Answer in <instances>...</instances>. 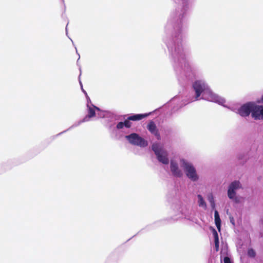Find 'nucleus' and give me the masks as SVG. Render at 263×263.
<instances>
[{"label":"nucleus","instance_id":"18","mask_svg":"<svg viewBox=\"0 0 263 263\" xmlns=\"http://www.w3.org/2000/svg\"><path fill=\"white\" fill-rule=\"evenodd\" d=\"M124 126H124L123 122H120L117 125V128L118 129H121V128H123Z\"/></svg>","mask_w":263,"mask_h":263},{"label":"nucleus","instance_id":"20","mask_svg":"<svg viewBox=\"0 0 263 263\" xmlns=\"http://www.w3.org/2000/svg\"><path fill=\"white\" fill-rule=\"evenodd\" d=\"M215 250L216 251L219 250V241H214Z\"/></svg>","mask_w":263,"mask_h":263},{"label":"nucleus","instance_id":"15","mask_svg":"<svg viewBox=\"0 0 263 263\" xmlns=\"http://www.w3.org/2000/svg\"><path fill=\"white\" fill-rule=\"evenodd\" d=\"M248 255L251 257H254L256 255V253L253 249H250L248 251Z\"/></svg>","mask_w":263,"mask_h":263},{"label":"nucleus","instance_id":"11","mask_svg":"<svg viewBox=\"0 0 263 263\" xmlns=\"http://www.w3.org/2000/svg\"><path fill=\"white\" fill-rule=\"evenodd\" d=\"M215 223L219 231H220L221 219L219 213L217 210L214 212Z\"/></svg>","mask_w":263,"mask_h":263},{"label":"nucleus","instance_id":"24","mask_svg":"<svg viewBox=\"0 0 263 263\" xmlns=\"http://www.w3.org/2000/svg\"><path fill=\"white\" fill-rule=\"evenodd\" d=\"M95 108H96V109H97L98 110H99V108H98V107H95Z\"/></svg>","mask_w":263,"mask_h":263},{"label":"nucleus","instance_id":"23","mask_svg":"<svg viewBox=\"0 0 263 263\" xmlns=\"http://www.w3.org/2000/svg\"><path fill=\"white\" fill-rule=\"evenodd\" d=\"M261 101H262V102H263V96L261 98Z\"/></svg>","mask_w":263,"mask_h":263},{"label":"nucleus","instance_id":"19","mask_svg":"<svg viewBox=\"0 0 263 263\" xmlns=\"http://www.w3.org/2000/svg\"><path fill=\"white\" fill-rule=\"evenodd\" d=\"M223 262L224 263H232L230 258L228 256L224 257Z\"/></svg>","mask_w":263,"mask_h":263},{"label":"nucleus","instance_id":"8","mask_svg":"<svg viewBox=\"0 0 263 263\" xmlns=\"http://www.w3.org/2000/svg\"><path fill=\"white\" fill-rule=\"evenodd\" d=\"M147 128L152 134H154L157 137L158 140L160 139V135L154 121H151L149 122L147 126Z\"/></svg>","mask_w":263,"mask_h":263},{"label":"nucleus","instance_id":"9","mask_svg":"<svg viewBox=\"0 0 263 263\" xmlns=\"http://www.w3.org/2000/svg\"><path fill=\"white\" fill-rule=\"evenodd\" d=\"M171 170L173 175L176 177H180L182 175L181 171L179 169L176 162L171 161Z\"/></svg>","mask_w":263,"mask_h":263},{"label":"nucleus","instance_id":"12","mask_svg":"<svg viewBox=\"0 0 263 263\" xmlns=\"http://www.w3.org/2000/svg\"><path fill=\"white\" fill-rule=\"evenodd\" d=\"M207 198H208V200H209V201L210 202V203L211 204V205L212 209H215V203L214 199L213 194L212 193L209 194L208 195Z\"/></svg>","mask_w":263,"mask_h":263},{"label":"nucleus","instance_id":"14","mask_svg":"<svg viewBox=\"0 0 263 263\" xmlns=\"http://www.w3.org/2000/svg\"><path fill=\"white\" fill-rule=\"evenodd\" d=\"M198 198L199 199L198 204L199 206L206 207V203L201 195H198Z\"/></svg>","mask_w":263,"mask_h":263},{"label":"nucleus","instance_id":"2","mask_svg":"<svg viewBox=\"0 0 263 263\" xmlns=\"http://www.w3.org/2000/svg\"><path fill=\"white\" fill-rule=\"evenodd\" d=\"M152 148L155 155L157 156V159L159 162L164 164H168L169 159L168 158V153L167 151L163 148L162 146L156 143L152 145Z\"/></svg>","mask_w":263,"mask_h":263},{"label":"nucleus","instance_id":"10","mask_svg":"<svg viewBox=\"0 0 263 263\" xmlns=\"http://www.w3.org/2000/svg\"><path fill=\"white\" fill-rule=\"evenodd\" d=\"M151 114V112L148 114H136L130 116L128 117V119L131 121H139L145 118H146Z\"/></svg>","mask_w":263,"mask_h":263},{"label":"nucleus","instance_id":"21","mask_svg":"<svg viewBox=\"0 0 263 263\" xmlns=\"http://www.w3.org/2000/svg\"><path fill=\"white\" fill-rule=\"evenodd\" d=\"M230 222L231 223L233 224V225H235V220L234 219V218L232 217V216H230Z\"/></svg>","mask_w":263,"mask_h":263},{"label":"nucleus","instance_id":"7","mask_svg":"<svg viewBox=\"0 0 263 263\" xmlns=\"http://www.w3.org/2000/svg\"><path fill=\"white\" fill-rule=\"evenodd\" d=\"M251 115L255 120H259L261 117V106L256 105L252 103Z\"/></svg>","mask_w":263,"mask_h":263},{"label":"nucleus","instance_id":"1","mask_svg":"<svg viewBox=\"0 0 263 263\" xmlns=\"http://www.w3.org/2000/svg\"><path fill=\"white\" fill-rule=\"evenodd\" d=\"M196 92V100L202 93V98L210 101H216V96L209 89L208 86L201 81H196L193 85Z\"/></svg>","mask_w":263,"mask_h":263},{"label":"nucleus","instance_id":"6","mask_svg":"<svg viewBox=\"0 0 263 263\" xmlns=\"http://www.w3.org/2000/svg\"><path fill=\"white\" fill-rule=\"evenodd\" d=\"M252 102H248L243 104L238 109L239 114L242 117H247L251 112Z\"/></svg>","mask_w":263,"mask_h":263},{"label":"nucleus","instance_id":"22","mask_svg":"<svg viewBox=\"0 0 263 263\" xmlns=\"http://www.w3.org/2000/svg\"><path fill=\"white\" fill-rule=\"evenodd\" d=\"M261 117H263V106H261Z\"/></svg>","mask_w":263,"mask_h":263},{"label":"nucleus","instance_id":"5","mask_svg":"<svg viewBox=\"0 0 263 263\" xmlns=\"http://www.w3.org/2000/svg\"><path fill=\"white\" fill-rule=\"evenodd\" d=\"M240 183L238 181L232 182L229 185L228 191V196L229 198L233 199L236 195L235 190L241 188Z\"/></svg>","mask_w":263,"mask_h":263},{"label":"nucleus","instance_id":"4","mask_svg":"<svg viewBox=\"0 0 263 263\" xmlns=\"http://www.w3.org/2000/svg\"><path fill=\"white\" fill-rule=\"evenodd\" d=\"M125 138L133 145L140 147H145L148 145L147 141L136 133H133L129 135L126 136Z\"/></svg>","mask_w":263,"mask_h":263},{"label":"nucleus","instance_id":"16","mask_svg":"<svg viewBox=\"0 0 263 263\" xmlns=\"http://www.w3.org/2000/svg\"><path fill=\"white\" fill-rule=\"evenodd\" d=\"M212 232L214 236V241H219L218 235L215 229H213Z\"/></svg>","mask_w":263,"mask_h":263},{"label":"nucleus","instance_id":"3","mask_svg":"<svg viewBox=\"0 0 263 263\" xmlns=\"http://www.w3.org/2000/svg\"><path fill=\"white\" fill-rule=\"evenodd\" d=\"M181 167H183L188 178L193 181H196L198 177L196 174V171L194 166L184 159L181 160Z\"/></svg>","mask_w":263,"mask_h":263},{"label":"nucleus","instance_id":"17","mask_svg":"<svg viewBox=\"0 0 263 263\" xmlns=\"http://www.w3.org/2000/svg\"><path fill=\"white\" fill-rule=\"evenodd\" d=\"M130 120H129L128 118L127 120H125L123 122L125 127L127 128H130L132 126V123L130 122Z\"/></svg>","mask_w":263,"mask_h":263},{"label":"nucleus","instance_id":"13","mask_svg":"<svg viewBox=\"0 0 263 263\" xmlns=\"http://www.w3.org/2000/svg\"><path fill=\"white\" fill-rule=\"evenodd\" d=\"M96 116V112L93 108L91 107H88L87 117L88 118H92Z\"/></svg>","mask_w":263,"mask_h":263}]
</instances>
